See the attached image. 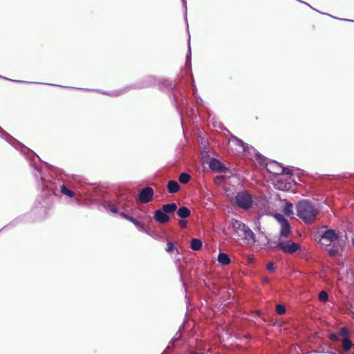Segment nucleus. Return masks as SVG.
<instances>
[{
	"label": "nucleus",
	"instance_id": "obj_1",
	"mask_svg": "<svg viewBox=\"0 0 354 354\" xmlns=\"http://www.w3.org/2000/svg\"><path fill=\"white\" fill-rule=\"evenodd\" d=\"M297 215L306 224L315 222L319 214V209L308 201H300L297 205Z\"/></svg>",
	"mask_w": 354,
	"mask_h": 354
},
{
	"label": "nucleus",
	"instance_id": "obj_2",
	"mask_svg": "<svg viewBox=\"0 0 354 354\" xmlns=\"http://www.w3.org/2000/svg\"><path fill=\"white\" fill-rule=\"evenodd\" d=\"M232 225L238 238L248 241L254 239V234L252 231L240 221L233 220Z\"/></svg>",
	"mask_w": 354,
	"mask_h": 354
},
{
	"label": "nucleus",
	"instance_id": "obj_3",
	"mask_svg": "<svg viewBox=\"0 0 354 354\" xmlns=\"http://www.w3.org/2000/svg\"><path fill=\"white\" fill-rule=\"evenodd\" d=\"M274 249L281 250L286 254H292L300 250V245L299 243L292 242L290 240H286L279 239L278 243L276 245L271 246Z\"/></svg>",
	"mask_w": 354,
	"mask_h": 354
},
{
	"label": "nucleus",
	"instance_id": "obj_4",
	"mask_svg": "<svg viewBox=\"0 0 354 354\" xmlns=\"http://www.w3.org/2000/svg\"><path fill=\"white\" fill-rule=\"evenodd\" d=\"M252 194L246 190L239 192L235 196V203L239 208L248 209L252 207Z\"/></svg>",
	"mask_w": 354,
	"mask_h": 354
},
{
	"label": "nucleus",
	"instance_id": "obj_5",
	"mask_svg": "<svg viewBox=\"0 0 354 354\" xmlns=\"http://www.w3.org/2000/svg\"><path fill=\"white\" fill-rule=\"evenodd\" d=\"M153 194V189L150 187H146L140 192L139 200L142 203H147L152 201Z\"/></svg>",
	"mask_w": 354,
	"mask_h": 354
},
{
	"label": "nucleus",
	"instance_id": "obj_6",
	"mask_svg": "<svg viewBox=\"0 0 354 354\" xmlns=\"http://www.w3.org/2000/svg\"><path fill=\"white\" fill-rule=\"evenodd\" d=\"M265 167L269 173L275 176L281 175V172L283 171V167L276 161H270L267 162Z\"/></svg>",
	"mask_w": 354,
	"mask_h": 354
},
{
	"label": "nucleus",
	"instance_id": "obj_7",
	"mask_svg": "<svg viewBox=\"0 0 354 354\" xmlns=\"http://www.w3.org/2000/svg\"><path fill=\"white\" fill-rule=\"evenodd\" d=\"M323 241L331 243L338 239V234L333 230H327L322 235Z\"/></svg>",
	"mask_w": 354,
	"mask_h": 354
},
{
	"label": "nucleus",
	"instance_id": "obj_8",
	"mask_svg": "<svg viewBox=\"0 0 354 354\" xmlns=\"http://www.w3.org/2000/svg\"><path fill=\"white\" fill-rule=\"evenodd\" d=\"M154 219L160 224L166 223L169 221V216L162 210L158 209L155 212Z\"/></svg>",
	"mask_w": 354,
	"mask_h": 354
},
{
	"label": "nucleus",
	"instance_id": "obj_9",
	"mask_svg": "<svg viewBox=\"0 0 354 354\" xmlns=\"http://www.w3.org/2000/svg\"><path fill=\"white\" fill-rule=\"evenodd\" d=\"M291 233L290 225L288 221L284 222L280 227V236L279 239H287Z\"/></svg>",
	"mask_w": 354,
	"mask_h": 354
},
{
	"label": "nucleus",
	"instance_id": "obj_10",
	"mask_svg": "<svg viewBox=\"0 0 354 354\" xmlns=\"http://www.w3.org/2000/svg\"><path fill=\"white\" fill-rule=\"evenodd\" d=\"M209 167L212 170L217 172H225L227 170V168L223 165V164L216 159H212L210 161Z\"/></svg>",
	"mask_w": 354,
	"mask_h": 354
},
{
	"label": "nucleus",
	"instance_id": "obj_11",
	"mask_svg": "<svg viewBox=\"0 0 354 354\" xmlns=\"http://www.w3.org/2000/svg\"><path fill=\"white\" fill-rule=\"evenodd\" d=\"M167 188L169 194H175L180 190V185L177 181L169 180L167 183Z\"/></svg>",
	"mask_w": 354,
	"mask_h": 354
},
{
	"label": "nucleus",
	"instance_id": "obj_12",
	"mask_svg": "<svg viewBox=\"0 0 354 354\" xmlns=\"http://www.w3.org/2000/svg\"><path fill=\"white\" fill-rule=\"evenodd\" d=\"M177 209V205L175 203L165 204L162 205V210L166 214H171Z\"/></svg>",
	"mask_w": 354,
	"mask_h": 354
},
{
	"label": "nucleus",
	"instance_id": "obj_13",
	"mask_svg": "<svg viewBox=\"0 0 354 354\" xmlns=\"http://www.w3.org/2000/svg\"><path fill=\"white\" fill-rule=\"evenodd\" d=\"M218 261L220 264L226 266L230 263L231 260L228 254L221 252L218 256Z\"/></svg>",
	"mask_w": 354,
	"mask_h": 354
},
{
	"label": "nucleus",
	"instance_id": "obj_14",
	"mask_svg": "<svg viewBox=\"0 0 354 354\" xmlns=\"http://www.w3.org/2000/svg\"><path fill=\"white\" fill-rule=\"evenodd\" d=\"M191 214V212L188 207L183 206L177 210V215L181 218H186Z\"/></svg>",
	"mask_w": 354,
	"mask_h": 354
},
{
	"label": "nucleus",
	"instance_id": "obj_15",
	"mask_svg": "<svg viewBox=\"0 0 354 354\" xmlns=\"http://www.w3.org/2000/svg\"><path fill=\"white\" fill-rule=\"evenodd\" d=\"M274 187L279 190H286L290 187V183L283 182L281 178L276 180Z\"/></svg>",
	"mask_w": 354,
	"mask_h": 354
},
{
	"label": "nucleus",
	"instance_id": "obj_16",
	"mask_svg": "<svg viewBox=\"0 0 354 354\" xmlns=\"http://www.w3.org/2000/svg\"><path fill=\"white\" fill-rule=\"evenodd\" d=\"M202 241L198 239H192L190 242V247L193 250L198 251L202 247Z\"/></svg>",
	"mask_w": 354,
	"mask_h": 354
},
{
	"label": "nucleus",
	"instance_id": "obj_17",
	"mask_svg": "<svg viewBox=\"0 0 354 354\" xmlns=\"http://www.w3.org/2000/svg\"><path fill=\"white\" fill-rule=\"evenodd\" d=\"M165 250L169 254H175L176 255L179 254L178 250L174 246V243L169 241H167Z\"/></svg>",
	"mask_w": 354,
	"mask_h": 354
},
{
	"label": "nucleus",
	"instance_id": "obj_18",
	"mask_svg": "<svg viewBox=\"0 0 354 354\" xmlns=\"http://www.w3.org/2000/svg\"><path fill=\"white\" fill-rule=\"evenodd\" d=\"M342 348L344 351H348L353 346L352 342L348 337L343 338L342 340Z\"/></svg>",
	"mask_w": 354,
	"mask_h": 354
},
{
	"label": "nucleus",
	"instance_id": "obj_19",
	"mask_svg": "<svg viewBox=\"0 0 354 354\" xmlns=\"http://www.w3.org/2000/svg\"><path fill=\"white\" fill-rule=\"evenodd\" d=\"M191 179V176L189 174L187 173H182L180 174L178 177V180L182 184H187L189 182Z\"/></svg>",
	"mask_w": 354,
	"mask_h": 354
},
{
	"label": "nucleus",
	"instance_id": "obj_20",
	"mask_svg": "<svg viewBox=\"0 0 354 354\" xmlns=\"http://www.w3.org/2000/svg\"><path fill=\"white\" fill-rule=\"evenodd\" d=\"M293 205L291 203H287L283 208V213L285 215L289 216L293 214Z\"/></svg>",
	"mask_w": 354,
	"mask_h": 354
},
{
	"label": "nucleus",
	"instance_id": "obj_21",
	"mask_svg": "<svg viewBox=\"0 0 354 354\" xmlns=\"http://www.w3.org/2000/svg\"><path fill=\"white\" fill-rule=\"evenodd\" d=\"M61 192L71 198L74 196V192L68 189L65 185H62L61 187Z\"/></svg>",
	"mask_w": 354,
	"mask_h": 354
},
{
	"label": "nucleus",
	"instance_id": "obj_22",
	"mask_svg": "<svg viewBox=\"0 0 354 354\" xmlns=\"http://www.w3.org/2000/svg\"><path fill=\"white\" fill-rule=\"evenodd\" d=\"M319 300L322 302H326L328 299V294L326 291H321L318 295Z\"/></svg>",
	"mask_w": 354,
	"mask_h": 354
},
{
	"label": "nucleus",
	"instance_id": "obj_23",
	"mask_svg": "<svg viewBox=\"0 0 354 354\" xmlns=\"http://www.w3.org/2000/svg\"><path fill=\"white\" fill-rule=\"evenodd\" d=\"M339 335L343 337V338L348 337V330L346 327L341 328Z\"/></svg>",
	"mask_w": 354,
	"mask_h": 354
},
{
	"label": "nucleus",
	"instance_id": "obj_24",
	"mask_svg": "<svg viewBox=\"0 0 354 354\" xmlns=\"http://www.w3.org/2000/svg\"><path fill=\"white\" fill-rule=\"evenodd\" d=\"M276 312L279 315H283L286 313V308L283 305L278 304L276 306Z\"/></svg>",
	"mask_w": 354,
	"mask_h": 354
},
{
	"label": "nucleus",
	"instance_id": "obj_25",
	"mask_svg": "<svg viewBox=\"0 0 354 354\" xmlns=\"http://www.w3.org/2000/svg\"><path fill=\"white\" fill-rule=\"evenodd\" d=\"M339 250L336 247H332L328 249V253L332 257H335L338 254Z\"/></svg>",
	"mask_w": 354,
	"mask_h": 354
},
{
	"label": "nucleus",
	"instance_id": "obj_26",
	"mask_svg": "<svg viewBox=\"0 0 354 354\" xmlns=\"http://www.w3.org/2000/svg\"><path fill=\"white\" fill-rule=\"evenodd\" d=\"M276 219L278 221V222L281 225L283 223L288 221L284 216L282 214H277L275 215Z\"/></svg>",
	"mask_w": 354,
	"mask_h": 354
},
{
	"label": "nucleus",
	"instance_id": "obj_27",
	"mask_svg": "<svg viewBox=\"0 0 354 354\" xmlns=\"http://www.w3.org/2000/svg\"><path fill=\"white\" fill-rule=\"evenodd\" d=\"M339 334H336V333H330L329 335H328V338L330 341L332 342H337L339 340Z\"/></svg>",
	"mask_w": 354,
	"mask_h": 354
},
{
	"label": "nucleus",
	"instance_id": "obj_28",
	"mask_svg": "<svg viewBox=\"0 0 354 354\" xmlns=\"http://www.w3.org/2000/svg\"><path fill=\"white\" fill-rule=\"evenodd\" d=\"M283 171L281 172V175L290 176L292 175V171L290 169L286 168V167H283Z\"/></svg>",
	"mask_w": 354,
	"mask_h": 354
},
{
	"label": "nucleus",
	"instance_id": "obj_29",
	"mask_svg": "<svg viewBox=\"0 0 354 354\" xmlns=\"http://www.w3.org/2000/svg\"><path fill=\"white\" fill-rule=\"evenodd\" d=\"M275 265L272 262H270L266 266L267 270L270 272L274 271L275 270Z\"/></svg>",
	"mask_w": 354,
	"mask_h": 354
},
{
	"label": "nucleus",
	"instance_id": "obj_30",
	"mask_svg": "<svg viewBox=\"0 0 354 354\" xmlns=\"http://www.w3.org/2000/svg\"><path fill=\"white\" fill-rule=\"evenodd\" d=\"M109 209L111 212L113 213H118V207L115 205H109Z\"/></svg>",
	"mask_w": 354,
	"mask_h": 354
},
{
	"label": "nucleus",
	"instance_id": "obj_31",
	"mask_svg": "<svg viewBox=\"0 0 354 354\" xmlns=\"http://www.w3.org/2000/svg\"><path fill=\"white\" fill-rule=\"evenodd\" d=\"M132 223H133L136 226H137L140 228H142V229L144 228V225L141 222L136 220V218L133 220Z\"/></svg>",
	"mask_w": 354,
	"mask_h": 354
},
{
	"label": "nucleus",
	"instance_id": "obj_32",
	"mask_svg": "<svg viewBox=\"0 0 354 354\" xmlns=\"http://www.w3.org/2000/svg\"><path fill=\"white\" fill-rule=\"evenodd\" d=\"M178 224L181 227L185 228L187 227V222L185 220L181 219L179 221Z\"/></svg>",
	"mask_w": 354,
	"mask_h": 354
},
{
	"label": "nucleus",
	"instance_id": "obj_33",
	"mask_svg": "<svg viewBox=\"0 0 354 354\" xmlns=\"http://www.w3.org/2000/svg\"><path fill=\"white\" fill-rule=\"evenodd\" d=\"M319 243L322 244V245H330V243L329 242H327V241H323V239L321 237L320 240H319Z\"/></svg>",
	"mask_w": 354,
	"mask_h": 354
},
{
	"label": "nucleus",
	"instance_id": "obj_34",
	"mask_svg": "<svg viewBox=\"0 0 354 354\" xmlns=\"http://www.w3.org/2000/svg\"><path fill=\"white\" fill-rule=\"evenodd\" d=\"M128 215H129V214H126V213H124V212H120V216L121 217H122L123 218H125V219H127V218Z\"/></svg>",
	"mask_w": 354,
	"mask_h": 354
},
{
	"label": "nucleus",
	"instance_id": "obj_35",
	"mask_svg": "<svg viewBox=\"0 0 354 354\" xmlns=\"http://www.w3.org/2000/svg\"><path fill=\"white\" fill-rule=\"evenodd\" d=\"M134 219H135V218H134L133 217H132V216H129V215H128V216H127V220H128L129 221H130V222H131V223L133 221V220H134Z\"/></svg>",
	"mask_w": 354,
	"mask_h": 354
},
{
	"label": "nucleus",
	"instance_id": "obj_36",
	"mask_svg": "<svg viewBox=\"0 0 354 354\" xmlns=\"http://www.w3.org/2000/svg\"><path fill=\"white\" fill-rule=\"evenodd\" d=\"M264 281H265V282H268V279H264Z\"/></svg>",
	"mask_w": 354,
	"mask_h": 354
},
{
	"label": "nucleus",
	"instance_id": "obj_37",
	"mask_svg": "<svg viewBox=\"0 0 354 354\" xmlns=\"http://www.w3.org/2000/svg\"><path fill=\"white\" fill-rule=\"evenodd\" d=\"M353 245H354V238L352 240Z\"/></svg>",
	"mask_w": 354,
	"mask_h": 354
},
{
	"label": "nucleus",
	"instance_id": "obj_38",
	"mask_svg": "<svg viewBox=\"0 0 354 354\" xmlns=\"http://www.w3.org/2000/svg\"><path fill=\"white\" fill-rule=\"evenodd\" d=\"M353 348H354V344H353Z\"/></svg>",
	"mask_w": 354,
	"mask_h": 354
}]
</instances>
